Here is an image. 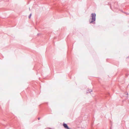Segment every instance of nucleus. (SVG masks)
Instances as JSON below:
<instances>
[{"label":"nucleus","mask_w":129,"mask_h":129,"mask_svg":"<svg viewBox=\"0 0 129 129\" xmlns=\"http://www.w3.org/2000/svg\"><path fill=\"white\" fill-rule=\"evenodd\" d=\"M96 15L95 14L92 13L91 14L92 21H90V23H92L95 20Z\"/></svg>","instance_id":"obj_1"},{"label":"nucleus","mask_w":129,"mask_h":129,"mask_svg":"<svg viewBox=\"0 0 129 129\" xmlns=\"http://www.w3.org/2000/svg\"><path fill=\"white\" fill-rule=\"evenodd\" d=\"M63 126L65 128L67 129H70L67 124L65 123L63 124Z\"/></svg>","instance_id":"obj_2"},{"label":"nucleus","mask_w":129,"mask_h":129,"mask_svg":"<svg viewBox=\"0 0 129 129\" xmlns=\"http://www.w3.org/2000/svg\"><path fill=\"white\" fill-rule=\"evenodd\" d=\"M31 14H30V15H29V16L28 17H29V18H30V17H31Z\"/></svg>","instance_id":"obj_3"},{"label":"nucleus","mask_w":129,"mask_h":129,"mask_svg":"<svg viewBox=\"0 0 129 129\" xmlns=\"http://www.w3.org/2000/svg\"><path fill=\"white\" fill-rule=\"evenodd\" d=\"M40 118H38V120H39L40 119Z\"/></svg>","instance_id":"obj_4"}]
</instances>
